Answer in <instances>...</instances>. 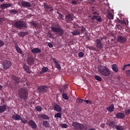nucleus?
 <instances>
[{
	"mask_svg": "<svg viewBox=\"0 0 130 130\" xmlns=\"http://www.w3.org/2000/svg\"><path fill=\"white\" fill-rule=\"evenodd\" d=\"M20 120L21 121V122H22V123H27V120L25 119L24 118H20Z\"/></svg>",
	"mask_w": 130,
	"mask_h": 130,
	"instance_id": "obj_52",
	"label": "nucleus"
},
{
	"mask_svg": "<svg viewBox=\"0 0 130 130\" xmlns=\"http://www.w3.org/2000/svg\"><path fill=\"white\" fill-rule=\"evenodd\" d=\"M55 118H56V117H58L59 118H61V113H57L54 115Z\"/></svg>",
	"mask_w": 130,
	"mask_h": 130,
	"instance_id": "obj_39",
	"label": "nucleus"
},
{
	"mask_svg": "<svg viewBox=\"0 0 130 130\" xmlns=\"http://www.w3.org/2000/svg\"><path fill=\"white\" fill-rule=\"evenodd\" d=\"M37 90L39 93H46L48 90V86L46 85H42L38 87Z\"/></svg>",
	"mask_w": 130,
	"mask_h": 130,
	"instance_id": "obj_6",
	"label": "nucleus"
},
{
	"mask_svg": "<svg viewBox=\"0 0 130 130\" xmlns=\"http://www.w3.org/2000/svg\"><path fill=\"white\" fill-rule=\"evenodd\" d=\"M86 29L85 27L84 26H82V29L80 30V34H83V33H84V32H85L86 31Z\"/></svg>",
	"mask_w": 130,
	"mask_h": 130,
	"instance_id": "obj_43",
	"label": "nucleus"
},
{
	"mask_svg": "<svg viewBox=\"0 0 130 130\" xmlns=\"http://www.w3.org/2000/svg\"><path fill=\"white\" fill-rule=\"evenodd\" d=\"M107 110L109 112H112L114 110V105L112 104L111 105L109 106L107 108Z\"/></svg>",
	"mask_w": 130,
	"mask_h": 130,
	"instance_id": "obj_23",
	"label": "nucleus"
},
{
	"mask_svg": "<svg viewBox=\"0 0 130 130\" xmlns=\"http://www.w3.org/2000/svg\"><path fill=\"white\" fill-rule=\"evenodd\" d=\"M48 10H49V13H51V12H53V8H52V7L50 6Z\"/></svg>",
	"mask_w": 130,
	"mask_h": 130,
	"instance_id": "obj_57",
	"label": "nucleus"
},
{
	"mask_svg": "<svg viewBox=\"0 0 130 130\" xmlns=\"http://www.w3.org/2000/svg\"><path fill=\"white\" fill-rule=\"evenodd\" d=\"M28 125L34 129H36V128H37V125L36 124V123H35V122L32 120L29 121Z\"/></svg>",
	"mask_w": 130,
	"mask_h": 130,
	"instance_id": "obj_11",
	"label": "nucleus"
},
{
	"mask_svg": "<svg viewBox=\"0 0 130 130\" xmlns=\"http://www.w3.org/2000/svg\"><path fill=\"white\" fill-rule=\"evenodd\" d=\"M122 24L118 23L116 25V26L118 30H121L122 29V26H121Z\"/></svg>",
	"mask_w": 130,
	"mask_h": 130,
	"instance_id": "obj_38",
	"label": "nucleus"
},
{
	"mask_svg": "<svg viewBox=\"0 0 130 130\" xmlns=\"http://www.w3.org/2000/svg\"><path fill=\"white\" fill-rule=\"evenodd\" d=\"M31 52L34 54L36 53H40L41 52V50L38 48H34L31 50Z\"/></svg>",
	"mask_w": 130,
	"mask_h": 130,
	"instance_id": "obj_17",
	"label": "nucleus"
},
{
	"mask_svg": "<svg viewBox=\"0 0 130 130\" xmlns=\"http://www.w3.org/2000/svg\"><path fill=\"white\" fill-rule=\"evenodd\" d=\"M21 6L24 7V8H31L32 7L30 3L26 1H22L21 2Z\"/></svg>",
	"mask_w": 130,
	"mask_h": 130,
	"instance_id": "obj_14",
	"label": "nucleus"
},
{
	"mask_svg": "<svg viewBox=\"0 0 130 130\" xmlns=\"http://www.w3.org/2000/svg\"><path fill=\"white\" fill-rule=\"evenodd\" d=\"M34 62H35V60L34 58L32 56H29L27 58V63L29 66H33L34 64Z\"/></svg>",
	"mask_w": 130,
	"mask_h": 130,
	"instance_id": "obj_13",
	"label": "nucleus"
},
{
	"mask_svg": "<svg viewBox=\"0 0 130 130\" xmlns=\"http://www.w3.org/2000/svg\"><path fill=\"white\" fill-rule=\"evenodd\" d=\"M122 24H125V25H126V22H125V20H124L123 21L121 22Z\"/></svg>",
	"mask_w": 130,
	"mask_h": 130,
	"instance_id": "obj_64",
	"label": "nucleus"
},
{
	"mask_svg": "<svg viewBox=\"0 0 130 130\" xmlns=\"http://www.w3.org/2000/svg\"><path fill=\"white\" fill-rule=\"evenodd\" d=\"M48 71V68L47 67H43L42 69V71H40V74L41 75H43L45 73H47Z\"/></svg>",
	"mask_w": 130,
	"mask_h": 130,
	"instance_id": "obj_24",
	"label": "nucleus"
},
{
	"mask_svg": "<svg viewBox=\"0 0 130 130\" xmlns=\"http://www.w3.org/2000/svg\"><path fill=\"white\" fill-rule=\"evenodd\" d=\"M125 114H130V109H128L125 111Z\"/></svg>",
	"mask_w": 130,
	"mask_h": 130,
	"instance_id": "obj_59",
	"label": "nucleus"
},
{
	"mask_svg": "<svg viewBox=\"0 0 130 130\" xmlns=\"http://www.w3.org/2000/svg\"><path fill=\"white\" fill-rule=\"evenodd\" d=\"M18 95L21 99L25 101L28 98V91L25 89L20 88L18 90Z\"/></svg>",
	"mask_w": 130,
	"mask_h": 130,
	"instance_id": "obj_4",
	"label": "nucleus"
},
{
	"mask_svg": "<svg viewBox=\"0 0 130 130\" xmlns=\"http://www.w3.org/2000/svg\"><path fill=\"white\" fill-rule=\"evenodd\" d=\"M101 126L102 127V128H104V127H105V123H102L101 124Z\"/></svg>",
	"mask_w": 130,
	"mask_h": 130,
	"instance_id": "obj_61",
	"label": "nucleus"
},
{
	"mask_svg": "<svg viewBox=\"0 0 130 130\" xmlns=\"http://www.w3.org/2000/svg\"><path fill=\"white\" fill-rule=\"evenodd\" d=\"M88 48H89L90 50H95V48L93 47H89Z\"/></svg>",
	"mask_w": 130,
	"mask_h": 130,
	"instance_id": "obj_63",
	"label": "nucleus"
},
{
	"mask_svg": "<svg viewBox=\"0 0 130 130\" xmlns=\"http://www.w3.org/2000/svg\"><path fill=\"white\" fill-rule=\"evenodd\" d=\"M51 29L53 32L57 33L59 36H62L63 35V29L61 28V27L59 25H53L51 26Z\"/></svg>",
	"mask_w": 130,
	"mask_h": 130,
	"instance_id": "obj_2",
	"label": "nucleus"
},
{
	"mask_svg": "<svg viewBox=\"0 0 130 130\" xmlns=\"http://www.w3.org/2000/svg\"><path fill=\"white\" fill-rule=\"evenodd\" d=\"M13 80L15 82V84H19V83H22V79L16 76H13Z\"/></svg>",
	"mask_w": 130,
	"mask_h": 130,
	"instance_id": "obj_16",
	"label": "nucleus"
},
{
	"mask_svg": "<svg viewBox=\"0 0 130 130\" xmlns=\"http://www.w3.org/2000/svg\"><path fill=\"white\" fill-rule=\"evenodd\" d=\"M83 101H84V100L82 99H78L77 100H76V102L77 103H83Z\"/></svg>",
	"mask_w": 130,
	"mask_h": 130,
	"instance_id": "obj_48",
	"label": "nucleus"
},
{
	"mask_svg": "<svg viewBox=\"0 0 130 130\" xmlns=\"http://www.w3.org/2000/svg\"><path fill=\"white\" fill-rule=\"evenodd\" d=\"M94 2H95V0H88V2L89 3V4H93Z\"/></svg>",
	"mask_w": 130,
	"mask_h": 130,
	"instance_id": "obj_62",
	"label": "nucleus"
},
{
	"mask_svg": "<svg viewBox=\"0 0 130 130\" xmlns=\"http://www.w3.org/2000/svg\"><path fill=\"white\" fill-rule=\"evenodd\" d=\"M97 18V16H96V15H93L92 17H91V19L92 20V21H94V20H96V18Z\"/></svg>",
	"mask_w": 130,
	"mask_h": 130,
	"instance_id": "obj_60",
	"label": "nucleus"
},
{
	"mask_svg": "<svg viewBox=\"0 0 130 130\" xmlns=\"http://www.w3.org/2000/svg\"><path fill=\"white\" fill-rule=\"evenodd\" d=\"M48 46H49L50 48H52V47H53V45L51 43H48Z\"/></svg>",
	"mask_w": 130,
	"mask_h": 130,
	"instance_id": "obj_58",
	"label": "nucleus"
},
{
	"mask_svg": "<svg viewBox=\"0 0 130 130\" xmlns=\"http://www.w3.org/2000/svg\"><path fill=\"white\" fill-rule=\"evenodd\" d=\"M127 77H130V70H127L125 72Z\"/></svg>",
	"mask_w": 130,
	"mask_h": 130,
	"instance_id": "obj_56",
	"label": "nucleus"
},
{
	"mask_svg": "<svg viewBox=\"0 0 130 130\" xmlns=\"http://www.w3.org/2000/svg\"><path fill=\"white\" fill-rule=\"evenodd\" d=\"M54 110L57 112H61V107L58 105H55L54 106Z\"/></svg>",
	"mask_w": 130,
	"mask_h": 130,
	"instance_id": "obj_19",
	"label": "nucleus"
},
{
	"mask_svg": "<svg viewBox=\"0 0 130 130\" xmlns=\"http://www.w3.org/2000/svg\"><path fill=\"white\" fill-rule=\"evenodd\" d=\"M29 24H31V25L34 26V27H35V28H37V27H38V23H37V22L34 21L33 20H32L31 21H30Z\"/></svg>",
	"mask_w": 130,
	"mask_h": 130,
	"instance_id": "obj_30",
	"label": "nucleus"
},
{
	"mask_svg": "<svg viewBox=\"0 0 130 130\" xmlns=\"http://www.w3.org/2000/svg\"><path fill=\"white\" fill-rule=\"evenodd\" d=\"M43 124L45 126V127H48L49 125H50V124H49V122L47 121H43Z\"/></svg>",
	"mask_w": 130,
	"mask_h": 130,
	"instance_id": "obj_32",
	"label": "nucleus"
},
{
	"mask_svg": "<svg viewBox=\"0 0 130 130\" xmlns=\"http://www.w3.org/2000/svg\"><path fill=\"white\" fill-rule=\"evenodd\" d=\"M98 22H101L102 21V19H101V17L96 16V18L95 19Z\"/></svg>",
	"mask_w": 130,
	"mask_h": 130,
	"instance_id": "obj_50",
	"label": "nucleus"
},
{
	"mask_svg": "<svg viewBox=\"0 0 130 130\" xmlns=\"http://www.w3.org/2000/svg\"><path fill=\"white\" fill-rule=\"evenodd\" d=\"M35 109H36L37 111H41V110H42V108H41L40 106H38L36 107Z\"/></svg>",
	"mask_w": 130,
	"mask_h": 130,
	"instance_id": "obj_44",
	"label": "nucleus"
},
{
	"mask_svg": "<svg viewBox=\"0 0 130 130\" xmlns=\"http://www.w3.org/2000/svg\"><path fill=\"white\" fill-rule=\"evenodd\" d=\"M58 18L60 19V20H63V15L61 14V13H58Z\"/></svg>",
	"mask_w": 130,
	"mask_h": 130,
	"instance_id": "obj_49",
	"label": "nucleus"
},
{
	"mask_svg": "<svg viewBox=\"0 0 130 130\" xmlns=\"http://www.w3.org/2000/svg\"><path fill=\"white\" fill-rule=\"evenodd\" d=\"M112 70L115 73H118V67L116 64H113L112 65Z\"/></svg>",
	"mask_w": 130,
	"mask_h": 130,
	"instance_id": "obj_20",
	"label": "nucleus"
},
{
	"mask_svg": "<svg viewBox=\"0 0 130 130\" xmlns=\"http://www.w3.org/2000/svg\"><path fill=\"white\" fill-rule=\"evenodd\" d=\"M80 0H72L71 4L73 6H77L78 5V2H79Z\"/></svg>",
	"mask_w": 130,
	"mask_h": 130,
	"instance_id": "obj_34",
	"label": "nucleus"
},
{
	"mask_svg": "<svg viewBox=\"0 0 130 130\" xmlns=\"http://www.w3.org/2000/svg\"><path fill=\"white\" fill-rule=\"evenodd\" d=\"M96 46L99 49H102L103 48V44L101 41V40L98 39L95 41Z\"/></svg>",
	"mask_w": 130,
	"mask_h": 130,
	"instance_id": "obj_9",
	"label": "nucleus"
},
{
	"mask_svg": "<svg viewBox=\"0 0 130 130\" xmlns=\"http://www.w3.org/2000/svg\"><path fill=\"white\" fill-rule=\"evenodd\" d=\"M52 60H53V62H54L56 68L57 69V70H61V67L60 66V64H59V62L56 60V58H52Z\"/></svg>",
	"mask_w": 130,
	"mask_h": 130,
	"instance_id": "obj_12",
	"label": "nucleus"
},
{
	"mask_svg": "<svg viewBox=\"0 0 130 130\" xmlns=\"http://www.w3.org/2000/svg\"><path fill=\"white\" fill-rule=\"evenodd\" d=\"M84 102H86V104L88 105H91L92 104V101L90 100H84Z\"/></svg>",
	"mask_w": 130,
	"mask_h": 130,
	"instance_id": "obj_46",
	"label": "nucleus"
},
{
	"mask_svg": "<svg viewBox=\"0 0 130 130\" xmlns=\"http://www.w3.org/2000/svg\"><path fill=\"white\" fill-rule=\"evenodd\" d=\"M5 45V42L0 40V47H3Z\"/></svg>",
	"mask_w": 130,
	"mask_h": 130,
	"instance_id": "obj_55",
	"label": "nucleus"
},
{
	"mask_svg": "<svg viewBox=\"0 0 130 130\" xmlns=\"http://www.w3.org/2000/svg\"><path fill=\"white\" fill-rule=\"evenodd\" d=\"M127 67H130V63L124 64L122 68V71H125V70L127 69Z\"/></svg>",
	"mask_w": 130,
	"mask_h": 130,
	"instance_id": "obj_40",
	"label": "nucleus"
},
{
	"mask_svg": "<svg viewBox=\"0 0 130 130\" xmlns=\"http://www.w3.org/2000/svg\"><path fill=\"white\" fill-rule=\"evenodd\" d=\"M15 47L16 51L18 52V53H20V54H22L23 53V51H22V49H21L19 47V46H18L17 43L15 44Z\"/></svg>",
	"mask_w": 130,
	"mask_h": 130,
	"instance_id": "obj_21",
	"label": "nucleus"
},
{
	"mask_svg": "<svg viewBox=\"0 0 130 130\" xmlns=\"http://www.w3.org/2000/svg\"><path fill=\"white\" fill-rule=\"evenodd\" d=\"M12 119L14 120H20L21 119V116L18 114H16L12 116Z\"/></svg>",
	"mask_w": 130,
	"mask_h": 130,
	"instance_id": "obj_28",
	"label": "nucleus"
},
{
	"mask_svg": "<svg viewBox=\"0 0 130 130\" xmlns=\"http://www.w3.org/2000/svg\"><path fill=\"white\" fill-rule=\"evenodd\" d=\"M127 39L122 36H117V41L119 43H125Z\"/></svg>",
	"mask_w": 130,
	"mask_h": 130,
	"instance_id": "obj_8",
	"label": "nucleus"
},
{
	"mask_svg": "<svg viewBox=\"0 0 130 130\" xmlns=\"http://www.w3.org/2000/svg\"><path fill=\"white\" fill-rule=\"evenodd\" d=\"M10 7H12V4L8 3V4H1L0 6L1 9L2 10H5V9H8V8H10Z\"/></svg>",
	"mask_w": 130,
	"mask_h": 130,
	"instance_id": "obj_15",
	"label": "nucleus"
},
{
	"mask_svg": "<svg viewBox=\"0 0 130 130\" xmlns=\"http://www.w3.org/2000/svg\"><path fill=\"white\" fill-rule=\"evenodd\" d=\"M23 69L27 74H31V71L29 69V66L24 64L23 65Z\"/></svg>",
	"mask_w": 130,
	"mask_h": 130,
	"instance_id": "obj_22",
	"label": "nucleus"
},
{
	"mask_svg": "<svg viewBox=\"0 0 130 130\" xmlns=\"http://www.w3.org/2000/svg\"><path fill=\"white\" fill-rule=\"evenodd\" d=\"M4 70H9L11 68V62L8 60H5L2 63Z\"/></svg>",
	"mask_w": 130,
	"mask_h": 130,
	"instance_id": "obj_7",
	"label": "nucleus"
},
{
	"mask_svg": "<svg viewBox=\"0 0 130 130\" xmlns=\"http://www.w3.org/2000/svg\"><path fill=\"white\" fill-rule=\"evenodd\" d=\"M98 71L101 75L104 76V77H108L110 76L111 72L108 68L104 66H100L98 67Z\"/></svg>",
	"mask_w": 130,
	"mask_h": 130,
	"instance_id": "obj_1",
	"label": "nucleus"
},
{
	"mask_svg": "<svg viewBox=\"0 0 130 130\" xmlns=\"http://www.w3.org/2000/svg\"><path fill=\"white\" fill-rule=\"evenodd\" d=\"M72 126L76 130H87V128H85L83 124L77 122H73L72 123Z\"/></svg>",
	"mask_w": 130,
	"mask_h": 130,
	"instance_id": "obj_5",
	"label": "nucleus"
},
{
	"mask_svg": "<svg viewBox=\"0 0 130 130\" xmlns=\"http://www.w3.org/2000/svg\"><path fill=\"white\" fill-rule=\"evenodd\" d=\"M47 36H48V37H49V38H51V39H53V35H52V34H51V32H48L47 33Z\"/></svg>",
	"mask_w": 130,
	"mask_h": 130,
	"instance_id": "obj_47",
	"label": "nucleus"
},
{
	"mask_svg": "<svg viewBox=\"0 0 130 130\" xmlns=\"http://www.w3.org/2000/svg\"><path fill=\"white\" fill-rule=\"evenodd\" d=\"M9 13L10 14H12V15H16V14H18V11L13 9V10H11L9 11Z\"/></svg>",
	"mask_w": 130,
	"mask_h": 130,
	"instance_id": "obj_33",
	"label": "nucleus"
},
{
	"mask_svg": "<svg viewBox=\"0 0 130 130\" xmlns=\"http://www.w3.org/2000/svg\"><path fill=\"white\" fill-rule=\"evenodd\" d=\"M61 126L63 128H67L68 127V124H67L66 123L62 124H61Z\"/></svg>",
	"mask_w": 130,
	"mask_h": 130,
	"instance_id": "obj_54",
	"label": "nucleus"
},
{
	"mask_svg": "<svg viewBox=\"0 0 130 130\" xmlns=\"http://www.w3.org/2000/svg\"><path fill=\"white\" fill-rule=\"evenodd\" d=\"M62 98L63 99H65V100H69V96H68V94H67V93H62Z\"/></svg>",
	"mask_w": 130,
	"mask_h": 130,
	"instance_id": "obj_37",
	"label": "nucleus"
},
{
	"mask_svg": "<svg viewBox=\"0 0 130 130\" xmlns=\"http://www.w3.org/2000/svg\"><path fill=\"white\" fill-rule=\"evenodd\" d=\"M125 116L124 113H118L116 115V117L117 118H119L120 119H123V118H124Z\"/></svg>",
	"mask_w": 130,
	"mask_h": 130,
	"instance_id": "obj_18",
	"label": "nucleus"
},
{
	"mask_svg": "<svg viewBox=\"0 0 130 130\" xmlns=\"http://www.w3.org/2000/svg\"><path fill=\"white\" fill-rule=\"evenodd\" d=\"M116 129H117V130H124V129H123V127H122V126H120V125H117L116 126Z\"/></svg>",
	"mask_w": 130,
	"mask_h": 130,
	"instance_id": "obj_42",
	"label": "nucleus"
},
{
	"mask_svg": "<svg viewBox=\"0 0 130 130\" xmlns=\"http://www.w3.org/2000/svg\"><path fill=\"white\" fill-rule=\"evenodd\" d=\"M109 125V126H110V127H112V128H114V127L116 126V122H115L114 121H112L110 122Z\"/></svg>",
	"mask_w": 130,
	"mask_h": 130,
	"instance_id": "obj_27",
	"label": "nucleus"
},
{
	"mask_svg": "<svg viewBox=\"0 0 130 130\" xmlns=\"http://www.w3.org/2000/svg\"><path fill=\"white\" fill-rule=\"evenodd\" d=\"M94 78L96 81H99V82H101V81H102V78L98 75H95L94 76Z\"/></svg>",
	"mask_w": 130,
	"mask_h": 130,
	"instance_id": "obj_36",
	"label": "nucleus"
},
{
	"mask_svg": "<svg viewBox=\"0 0 130 130\" xmlns=\"http://www.w3.org/2000/svg\"><path fill=\"white\" fill-rule=\"evenodd\" d=\"M84 53L83 52H80L78 53V56L79 57H83V56H84Z\"/></svg>",
	"mask_w": 130,
	"mask_h": 130,
	"instance_id": "obj_51",
	"label": "nucleus"
},
{
	"mask_svg": "<svg viewBox=\"0 0 130 130\" xmlns=\"http://www.w3.org/2000/svg\"><path fill=\"white\" fill-rule=\"evenodd\" d=\"M49 6L47 5L46 3L44 4V8L45 12H48V9H49Z\"/></svg>",
	"mask_w": 130,
	"mask_h": 130,
	"instance_id": "obj_35",
	"label": "nucleus"
},
{
	"mask_svg": "<svg viewBox=\"0 0 130 130\" xmlns=\"http://www.w3.org/2000/svg\"><path fill=\"white\" fill-rule=\"evenodd\" d=\"M14 27L17 29H26L27 28V23L23 20H18L14 22Z\"/></svg>",
	"mask_w": 130,
	"mask_h": 130,
	"instance_id": "obj_3",
	"label": "nucleus"
},
{
	"mask_svg": "<svg viewBox=\"0 0 130 130\" xmlns=\"http://www.w3.org/2000/svg\"><path fill=\"white\" fill-rule=\"evenodd\" d=\"M72 34L73 35V36H77V35H80L81 34L80 32V30L76 29L72 31Z\"/></svg>",
	"mask_w": 130,
	"mask_h": 130,
	"instance_id": "obj_26",
	"label": "nucleus"
},
{
	"mask_svg": "<svg viewBox=\"0 0 130 130\" xmlns=\"http://www.w3.org/2000/svg\"><path fill=\"white\" fill-rule=\"evenodd\" d=\"M39 117H40L41 118H42V119L49 120V117H48L46 115L42 114L41 115H39Z\"/></svg>",
	"mask_w": 130,
	"mask_h": 130,
	"instance_id": "obj_25",
	"label": "nucleus"
},
{
	"mask_svg": "<svg viewBox=\"0 0 130 130\" xmlns=\"http://www.w3.org/2000/svg\"><path fill=\"white\" fill-rule=\"evenodd\" d=\"M108 17L110 20H113V15L112 13H109L108 15Z\"/></svg>",
	"mask_w": 130,
	"mask_h": 130,
	"instance_id": "obj_45",
	"label": "nucleus"
},
{
	"mask_svg": "<svg viewBox=\"0 0 130 130\" xmlns=\"http://www.w3.org/2000/svg\"><path fill=\"white\" fill-rule=\"evenodd\" d=\"M6 109H7V107L5 105L1 106L0 113H3V112H5V111H6Z\"/></svg>",
	"mask_w": 130,
	"mask_h": 130,
	"instance_id": "obj_29",
	"label": "nucleus"
},
{
	"mask_svg": "<svg viewBox=\"0 0 130 130\" xmlns=\"http://www.w3.org/2000/svg\"><path fill=\"white\" fill-rule=\"evenodd\" d=\"M19 35L21 36V37H25L26 35H28V32L27 31H21L19 32Z\"/></svg>",
	"mask_w": 130,
	"mask_h": 130,
	"instance_id": "obj_31",
	"label": "nucleus"
},
{
	"mask_svg": "<svg viewBox=\"0 0 130 130\" xmlns=\"http://www.w3.org/2000/svg\"><path fill=\"white\" fill-rule=\"evenodd\" d=\"M91 11L93 15H97V11L95 10V7H92Z\"/></svg>",
	"mask_w": 130,
	"mask_h": 130,
	"instance_id": "obj_41",
	"label": "nucleus"
},
{
	"mask_svg": "<svg viewBox=\"0 0 130 130\" xmlns=\"http://www.w3.org/2000/svg\"><path fill=\"white\" fill-rule=\"evenodd\" d=\"M116 23H117V24H122V22H121V20H120V19H119V18H117V20H115Z\"/></svg>",
	"mask_w": 130,
	"mask_h": 130,
	"instance_id": "obj_53",
	"label": "nucleus"
},
{
	"mask_svg": "<svg viewBox=\"0 0 130 130\" xmlns=\"http://www.w3.org/2000/svg\"><path fill=\"white\" fill-rule=\"evenodd\" d=\"M65 20L67 23L74 21V15L70 14H67L66 15Z\"/></svg>",
	"mask_w": 130,
	"mask_h": 130,
	"instance_id": "obj_10",
	"label": "nucleus"
}]
</instances>
